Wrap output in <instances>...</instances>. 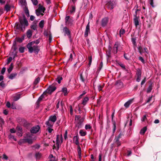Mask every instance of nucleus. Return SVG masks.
Wrapping results in <instances>:
<instances>
[{"label": "nucleus", "mask_w": 161, "mask_h": 161, "mask_svg": "<svg viewBox=\"0 0 161 161\" xmlns=\"http://www.w3.org/2000/svg\"><path fill=\"white\" fill-rule=\"evenodd\" d=\"M9 137L10 139H13L15 141H16V139L14 138V136L11 134L9 135Z\"/></svg>", "instance_id": "338daca9"}, {"label": "nucleus", "mask_w": 161, "mask_h": 161, "mask_svg": "<svg viewBox=\"0 0 161 161\" xmlns=\"http://www.w3.org/2000/svg\"><path fill=\"white\" fill-rule=\"evenodd\" d=\"M138 50L139 53L141 54H142V53H144L143 50L142 49V47L141 46L139 47H138Z\"/></svg>", "instance_id": "864d4df0"}, {"label": "nucleus", "mask_w": 161, "mask_h": 161, "mask_svg": "<svg viewBox=\"0 0 161 161\" xmlns=\"http://www.w3.org/2000/svg\"><path fill=\"white\" fill-rule=\"evenodd\" d=\"M26 142V139H20L19 142V145H21L23 143Z\"/></svg>", "instance_id": "79ce46f5"}, {"label": "nucleus", "mask_w": 161, "mask_h": 161, "mask_svg": "<svg viewBox=\"0 0 161 161\" xmlns=\"http://www.w3.org/2000/svg\"><path fill=\"white\" fill-rule=\"evenodd\" d=\"M152 84L151 83L149 86L147 90V92L148 93H149L151 92L152 89Z\"/></svg>", "instance_id": "f704fd0d"}, {"label": "nucleus", "mask_w": 161, "mask_h": 161, "mask_svg": "<svg viewBox=\"0 0 161 161\" xmlns=\"http://www.w3.org/2000/svg\"><path fill=\"white\" fill-rule=\"evenodd\" d=\"M17 48V45L16 42L14 41L13 42V46L12 48Z\"/></svg>", "instance_id": "13d9d810"}, {"label": "nucleus", "mask_w": 161, "mask_h": 161, "mask_svg": "<svg viewBox=\"0 0 161 161\" xmlns=\"http://www.w3.org/2000/svg\"><path fill=\"white\" fill-rule=\"evenodd\" d=\"M40 80V78L39 77H38L36 78L34 82V84L35 85L37 84L39 82Z\"/></svg>", "instance_id": "c03bdc74"}, {"label": "nucleus", "mask_w": 161, "mask_h": 161, "mask_svg": "<svg viewBox=\"0 0 161 161\" xmlns=\"http://www.w3.org/2000/svg\"><path fill=\"white\" fill-rule=\"evenodd\" d=\"M40 42V41L37 39L35 41L31 42L27 44L26 47L28 49L29 52L30 53H32L34 52L36 54L38 53L40 49L37 45Z\"/></svg>", "instance_id": "f03ea898"}, {"label": "nucleus", "mask_w": 161, "mask_h": 161, "mask_svg": "<svg viewBox=\"0 0 161 161\" xmlns=\"http://www.w3.org/2000/svg\"><path fill=\"white\" fill-rule=\"evenodd\" d=\"M133 99H131L130 100H129L128 101L126 102L124 105V106L126 108H128L129 107L130 105L132 103L133 101Z\"/></svg>", "instance_id": "6ab92c4d"}, {"label": "nucleus", "mask_w": 161, "mask_h": 161, "mask_svg": "<svg viewBox=\"0 0 161 161\" xmlns=\"http://www.w3.org/2000/svg\"><path fill=\"white\" fill-rule=\"evenodd\" d=\"M43 95H44V94H43V93L38 98V100L37 101V103H38V104H39L40 103V102L42 100L43 98H44Z\"/></svg>", "instance_id": "4c0bfd02"}, {"label": "nucleus", "mask_w": 161, "mask_h": 161, "mask_svg": "<svg viewBox=\"0 0 161 161\" xmlns=\"http://www.w3.org/2000/svg\"><path fill=\"white\" fill-rule=\"evenodd\" d=\"M114 140L115 144L117 147L120 146L121 144L120 142L119 141V139L115 138Z\"/></svg>", "instance_id": "c9c22d12"}, {"label": "nucleus", "mask_w": 161, "mask_h": 161, "mask_svg": "<svg viewBox=\"0 0 161 161\" xmlns=\"http://www.w3.org/2000/svg\"><path fill=\"white\" fill-rule=\"evenodd\" d=\"M46 124L47 125L49 126L48 127H52L53 126V125H52L51 123L49 122V120L46 122Z\"/></svg>", "instance_id": "6e6d98bb"}, {"label": "nucleus", "mask_w": 161, "mask_h": 161, "mask_svg": "<svg viewBox=\"0 0 161 161\" xmlns=\"http://www.w3.org/2000/svg\"><path fill=\"white\" fill-rule=\"evenodd\" d=\"M24 11L26 16L28 17H29L30 16L29 12L27 7H25L24 9Z\"/></svg>", "instance_id": "2f4dec72"}, {"label": "nucleus", "mask_w": 161, "mask_h": 161, "mask_svg": "<svg viewBox=\"0 0 161 161\" xmlns=\"http://www.w3.org/2000/svg\"><path fill=\"white\" fill-rule=\"evenodd\" d=\"M56 89V87L53 85H50L47 90L43 92V94L46 95L47 93L51 94Z\"/></svg>", "instance_id": "7ed1b4c3"}, {"label": "nucleus", "mask_w": 161, "mask_h": 161, "mask_svg": "<svg viewBox=\"0 0 161 161\" xmlns=\"http://www.w3.org/2000/svg\"><path fill=\"white\" fill-rule=\"evenodd\" d=\"M113 125V135H114V133L115 132V131L116 130V122L114 121H113V122H112Z\"/></svg>", "instance_id": "bb28decb"}, {"label": "nucleus", "mask_w": 161, "mask_h": 161, "mask_svg": "<svg viewBox=\"0 0 161 161\" xmlns=\"http://www.w3.org/2000/svg\"><path fill=\"white\" fill-rule=\"evenodd\" d=\"M62 92L64 93V95L66 96L68 94L67 89L66 87H64L62 89Z\"/></svg>", "instance_id": "ea45409f"}, {"label": "nucleus", "mask_w": 161, "mask_h": 161, "mask_svg": "<svg viewBox=\"0 0 161 161\" xmlns=\"http://www.w3.org/2000/svg\"><path fill=\"white\" fill-rule=\"evenodd\" d=\"M4 9L7 12H8L10 10V7L8 4H7L5 5Z\"/></svg>", "instance_id": "a19ab883"}, {"label": "nucleus", "mask_w": 161, "mask_h": 161, "mask_svg": "<svg viewBox=\"0 0 161 161\" xmlns=\"http://www.w3.org/2000/svg\"><path fill=\"white\" fill-rule=\"evenodd\" d=\"M89 99L87 97H85L83 100L82 103L84 105H85L87 102L88 101Z\"/></svg>", "instance_id": "72a5a7b5"}, {"label": "nucleus", "mask_w": 161, "mask_h": 161, "mask_svg": "<svg viewBox=\"0 0 161 161\" xmlns=\"http://www.w3.org/2000/svg\"><path fill=\"white\" fill-rule=\"evenodd\" d=\"M16 129L17 130L20 131L21 132L22 131V128L20 126L18 125L16 127Z\"/></svg>", "instance_id": "5fc2aeb1"}, {"label": "nucleus", "mask_w": 161, "mask_h": 161, "mask_svg": "<svg viewBox=\"0 0 161 161\" xmlns=\"http://www.w3.org/2000/svg\"><path fill=\"white\" fill-rule=\"evenodd\" d=\"M138 10V9L136 10V14L134 15V16H135V18H134L133 20L134 23L136 27H137V26L139 25V18L137 16L136 14L137 11Z\"/></svg>", "instance_id": "0eeeda50"}, {"label": "nucleus", "mask_w": 161, "mask_h": 161, "mask_svg": "<svg viewBox=\"0 0 161 161\" xmlns=\"http://www.w3.org/2000/svg\"><path fill=\"white\" fill-rule=\"evenodd\" d=\"M33 4L35 5H36L38 3L37 0H31Z\"/></svg>", "instance_id": "052dcab7"}, {"label": "nucleus", "mask_w": 161, "mask_h": 161, "mask_svg": "<svg viewBox=\"0 0 161 161\" xmlns=\"http://www.w3.org/2000/svg\"><path fill=\"white\" fill-rule=\"evenodd\" d=\"M125 33V30L124 29H121L120 31V35L121 36V35L124 34Z\"/></svg>", "instance_id": "680f3d73"}, {"label": "nucleus", "mask_w": 161, "mask_h": 161, "mask_svg": "<svg viewBox=\"0 0 161 161\" xmlns=\"http://www.w3.org/2000/svg\"><path fill=\"white\" fill-rule=\"evenodd\" d=\"M75 10V6H71V9L70 10L71 14H73L74 13Z\"/></svg>", "instance_id": "49530a36"}, {"label": "nucleus", "mask_w": 161, "mask_h": 161, "mask_svg": "<svg viewBox=\"0 0 161 161\" xmlns=\"http://www.w3.org/2000/svg\"><path fill=\"white\" fill-rule=\"evenodd\" d=\"M65 23L66 25H72L73 20L69 16H66L65 18Z\"/></svg>", "instance_id": "423d86ee"}, {"label": "nucleus", "mask_w": 161, "mask_h": 161, "mask_svg": "<svg viewBox=\"0 0 161 161\" xmlns=\"http://www.w3.org/2000/svg\"><path fill=\"white\" fill-rule=\"evenodd\" d=\"M17 75V73H13L11 74L8 77V79L10 80H13L15 78Z\"/></svg>", "instance_id": "4468645a"}, {"label": "nucleus", "mask_w": 161, "mask_h": 161, "mask_svg": "<svg viewBox=\"0 0 161 161\" xmlns=\"http://www.w3.org/2000/svg\"><path fill=\"white\" fill-rule=\"evenodd\" d=\"M13 67L14 64L13 63H12L10 64L9 68L8 69L7 71L8 73H10V72L12 71L13 69Z\"/></svg>", "instance_id": "cd10ccee"}, {"label": "nucleus", "mask_w": 161, "mask_h": 161, "mask_svg": "<svg viewBox=\"0 0 161 161\" xmlns=\"http://www.w3.org/2000/svg\"><path fill=\"white\" fill-rule=\"evenodd\" d=\"M103 86L104 85L101 86L100 85H99L98 86V89L99 91H100L102 90V89L103 87Z\"/></svg>", "instance_id": "69168bd1"}, {"label": "nucleus", "mask_w": 161, "mask_h": 161, "mask_svg": "<svg viewBox=\"0 0 161 161\" xmlns=\"http://www.w3.org/2000/svg\"><path fill=\"white\" fill-rule=\"evenodd\" d=\"M86 78L87 76H86L85 75H83L82 73L80 74V79L82 82H85L86 80Z\"/></svg>", "instance_id": "aec40b11"}, {"label": "nucleus", "mask_w": 161, "mask_h": 161, "mask_svg": "<svg viewBox=\"0 0 161 161\" xmlns=\"http://www.w3.org/2000/svg\"><path fill=\"white\" fill-rule=\"evenodd\" d=\"M112 50V47L110 46L108 47V50L106 51V55L107 57V59H108L111 57V51Z\"/></svg>", "instance_id": "f8f14e48"}, {"label": "nucleus", "mask_w": 161, "mask_h": 161, "mask_svg": "<svg viewBox=\"0 0 161 161\" xmlns=\"http://www.w3.org/2000/svg\"><path fill=\"white\" fill-rule=\"evenodd\" d=\"M17 121L19 123H21V124H23L24 125H27V122L25 120L21 118H18L17 119Z\"/></svg>", "instance_id": "9d476101"}, {"label": "nucleus", "mask_w": 161, "mask_h": 161, "mask_svg": "<svg viewBox=\"0 0 161 161\" xmlns=\"http://www.w3.org/2000/svg\"><path fill=\"white\" fill-rule=\"evenodd\" d=\"M16 39L17 41L19 43H21L23 42L22 40L20 37H17Z\"/></svg>", "instance_id": "0e129e2a"}, {"label": "nucleus", "mask_w": 161, "mask_h": 161, "mask_svg": "<svg viewBox=\"0 0 161 161\" xmlns=\"http://www.w3.org/2000/svg\"><path fill=\"white\" fill-rule=\"evenodd\" d=\"M136 38L133 37L131 38V40L132 44L133 45V47L135 49H136Z\"/></svg>", "instance_id": "a878e982"}, {"label": "nucleus", "mask_w": 161, "mask_h": 161, "mask_svg": "<svg viewBox=\"0 0 161 161\" xmlns=\"http://www.w3.org/2000/svg\"><path fill=\"white\" fill-rule=\"evenodd\" d=\"M108 21V19L105 17L102 19L101 21V25L103 27H105L107 25Z\"/></svg>", "instance_id": "6e6552de"}, {"label": "nucleus", "mask_w": 161, "mask_h": 161, "mask_svg": "<svg viewBox=\"0 0 161 161\" xmlns=\"http://www.w3.org/2000/svg\"><path fill=\"white\" fill-rule=\"evenodd\" d=\"M6 69L5 67H4L2 68L1 70V74L2 75H3L4 74L6 71Z\"/></svg>", "instance_id": "bf43d9fd"}, {"label": "nucleus", "mask_w": 161, "mask_h": 161, "mask_svg": "<svg viewBox=\"0 0 161 161\" xmlns=\"http://www.w3.org/2000/svg\"><path fill=\"white\" fill-rule=\"evenodd\" d=\"M57 120V117L56 116H51L50 117L49 120L51 121L52 122H55Z\"/></svg>", "instance_id": "393cba45"}, {"label": "nucleus", "mask_w": 161, "mask_h": 161, "mask_svg": "<svg viewBox=\"0 0 161 161\" xmlns=\"http://www.w3.org/2000/svg\"><path fill=\"white\" fill-rule=\"evenodd\" d=\"M89 23L90 22H89L86 27V30L84 34V36L85 37H87L88 36V33L90 32Z\"/></svg>", "instance_id": "1a4fd4ad"}, {"label": "nucleus", "mask_w": 161, "mask_h": 161, "mask_svg": "<svg viewBox=\"0 0 161 161\" xmlns=\"http://www.w3.org/2000/svg\"><path fill=\"white\" fill-rule=\"evenodd\" d=\"M25 48L24 47H20L19 48V51L20 53H23L25 52Z\"/></svg>", "instance_id": "09e8293b"}, {"label": "nucleus", "mask_w": 161, "mask_h": 161, "mask_svg": "<svg viewBox=\"0 0 161 161\" xmlns=\"http://www.w3.org/2000/svg\"><path fill=\"white\" fill-rule=\"evenodd\" d=\"M115 4V2L114 0H111L108 1L105 5V7L110 10L113 9Z\"/></svg>", "instance_id": "20e7f679"}, {"label": "nucleus", "mask_w": 161, "mask_h": 161, "mask_svg": "<svg viewBox=\"0 0 161 161\" xmlns=\"http://www.w3.org/2000/svg\"><path fill=\"white\" fill-rule=\"evenodd\" d=\"M44 21L43 20H42L39 23V26L42 29L44 27Z\"/></svg>", "instance_id": "58836bf2"}, {"label": "nucleus", "mask_w": 161, "mask_h": 161, "mask_svg": "<svg viewBox=\"0 0 161 161\" xmlns=\"http://www.w3.org/2000/svg\"><path fill=\"white\" fill-rule=\"evenodd\" d=\"M12 58L11 57H9L7 59V61L6 64V65L8 64L10 62L12 61Z\"/></svg>", "instance_id": "8fccbe9b"}, {"label": "nucleus", "mask_w": 161, "mask_h": 161, "mask_svg": "<svg viewBox=\"0 0 161 161\" xmlns=\"http://www.w3.org/2000/svg\"><path fill=\"white\" fill-rule=\"evenodd\" d=\"M85 118L84 117H82L80 119L78 120V127L79 128H81V125L82 123L84 121Z\"/></svg>", "instance_id": "5701e85b"}, {"label": "nucleus", "mask_w": 161, "mask_h": 161, "mask_svg": "<svg viewBox=\"0 0 161 161\" xmlns=\"http://www.w3.org/2000/svg\"><path fill=\"white\" fill-rule=\"evenodd\" d=\"M52 37L51 34H50L49 35V43L51 42L52 41Z\"/></svg>", "instance_id": "e2e57ef3"}, {"label": "nucleus", "mask_w": 161, "mask_h": 161, "mask_svg": "<svg viewBox=\"0 0 161 161\" xmlns=\"http://www.w3.org/2000/svg\"><path fill=\"white\" fill-rule=\"evenodd\" d=\"M30 28L34 30L37 31V25L36 22L35 21L33 22L32 25H31Z\"/></svg>", "instance_id": "412c9836"}, {"label": "nucleus", "mask_w": 161, "mask_h": 161, "mask_svg": "<svg viewBox=\"0 0 161 161\" xmlns=\"http://www.w3.org/2000/svg\"><path fill=\"white\" fill-rule=\"evenodd\" d=\"M19 22L15 23V28L16 30H19L23 32L25 30V27L29 25L28 21L24 15H23L22 17H19Z\"/></svg>", "instance_id": "f257e3e1"}, {"label": "nucleus", "mask_w": 161, "mask_h": 161, "mask_svg": "<svg viewBox=\"0 0 161 161\" xmlns=\"http://www.w3.org/2000/svg\"><path fill=\"white\" fill-rule=\"evenodd\" d=\"M88 59L89 60V63L88 64V65L90 66L92 62V56H89L88 57Z\"/></svg>", "instance_id": "603ef678"}, {"label": "nucleus", "mask_w": 161, "mask_h": 161, "mask_svg": "<svg viewBox=\"0 0 161 161\" xmlns=\"http://www.w3.org/2000/svg\"><path fill=\"white\" fill-rule=\"evenodd\" d=\"M124 134L125 132L124 131H121L117 136H116L115 138L119 139L121 138L122 136H124Z\"/></svg>", "instance_id": "7c9ffc66"}, {"label": "nucleus", "mask_w": 161, "mask_h": 161, "mask_svg": "<svg viewBox=\"0 0 161 161\" xmlns=\"http://www.w3.org/2000/svg\"><path fill=\"white\" fill-rule=\"evenodd\" d=\"M63 80V78L60 76H58L56 79V80L58 82V84H60L61 83V81Z\"/></svg>", "instance_id": "37998d69"}, {"label": "nucleus", "mask_w": 161, "mask_h": 161, "mask_svg": "<svg viewBox=\"0 0 161 161\" xmlns=\"http://www.w3.org/2000/svg\"><path fill=\"white\" fill-rule=\"evenodd\" d=\"M42 154L39 152H37L35 154V158L36 160H40L42 157Z\"/></svg>", "instance_id": "2eb2a0df"}, {"label": "nucleus", "mask_w": 161, "mask_h": 161, "mask_svg": "<svg viewBox=\"0 0 161 161\" xmlns=\"http://www.w3.org/2000/svg\"><path fill=\"white\" fill-rule=\"evenodd\" d=\"M79 137L78 135L74 136L73 141V142L78 146H79Z\"/></svg>", "instance_id": "9b49d317"}, {"label": "nucleus", "mask_w": 161, "mask_h": 161, "mask_svg": "<svg viewBox=\"0 0 161 161\" xmlns=\"http://www.w3.org/2000/svg\"><path fill=\"white\" fill-rule=\"evenodd\" d=\"M36 15L37 16H39L41 14L42 16L43 15V14L41 13V11L38 10V9H37L36 10Z\"/></svg>", "instance_id": "a18cd8bd"}, {"label": "nucleus", "mask_w": 161, "mask_h": 161, "mask_svg": "<svg viewBox=\"0 0 161 161\" xmlns=\"http://www.w3.org/2000/svg\"><path fill=\"white\" fill-rule=\"evenodd\" d=\"M13 50V51L12 52V55L13 56V59H14L15 57L17 56V54L18 52L16 51V50L17 49V48H12Z\"/></svg>", "instance_id": "f3484780"}, {"label": "nucleus", "mask_w": 161, "mask_h": 161, "mask_svg": "<svg viewBox=\"0 0 161 161\" xmlns=\"http://www.w3.org/2000/svg\"><path fill=\"white\" fill-rule=\"evenodd\" d=\"M39 5V7H38V8L37 9H38V10H39V11H40L41 12L42 11L43 13H44V11L46 9L44 7H43L42 6H41L40 4Z\"/></svg>", "instance_id": "c756f323"}, {"label": "nucleus", "mask_w": 161, "mask_h": 161, "mask_svg": "<svg viewBox=\"0 0 161 161\" xmlns=\"http://www.w3.org/2000/svg\"><path fill=\"white\" fill-rule=\"evenodd\" d=\"M21 95L22 94L20 93L16 94L14 97V100L16 101L18 100L20 98Z\"/></svg>", "instance_id": "b1692460"}, {"label": "nucleus", "mask_w": 161, "mask_h": 161, "mask_svg": "<svg viewBox=\"0 0 161 161\" xmlns=\"http://www.w3.org/2000/svg\"><path fill=\"white\" fill-rule=\"evenodd\" d=\"M64 31L65 32V34H66L68 36H69V38L71 37L70 31L68 29V28L66 26L64 27Z\"/></svg>", "instance_id": "ddd939ff"}, {"label": "nucleus", "mask_w": 161, "mask_h": 161, "mask_svg": "<svg viewBox=\"0 0 161 161\" xmlns=\"http://www.w3.org/2000/svg\"><path fill=\"white\" fill-rule=\"evenodd\" d=\"M79 133L81 136H84L86 135L87 133L86 131H84L82 130H80Z\"/></svg>", "instance_id": "473e14b6"}, {"label": "nucleus", "mask_w": 161, "mask_h": 161, "mask_svg": "<svg viewBox=\"0 0 161 161\" xmlns=\"http://www.w3.org/2000/svg\"><path fill=\"white\" fill-rule=\"evenodd\" d=\"M147 130L146 126L143 127L140 130V133L141 134L144 135Z\"/></svg>", "instance_id": "c85d7f7f"}, {"label": "nucleus", "mask_w": 161, "mask_h": 161, "mask_svg": "<svg viewBox=\"0 0 161 161\" xmlns=\"http://www.w3.org/2000/svg\"><path fill=\"white\" fill-rule=\"evenodd\" d=\"M40 129L39 126L37 125L32 127L30 130V131L32 133L35 134L39 132Z\"/></svg>", "instance_id": "39448f33"}, {"label": "nucleus", "mask_w": 161, "mask_h": 161, "mask_svg": "<svg viewBox=\"0 0 161 161\" xmlns=\"http://www.w3.org/2000/svg\"><path fill=\"white\" fill-rule=\"evenodd\" d=\"M115 85L119 88H121L123 86V83L121 80H119L116 82Z\"/></svg>", "instance_id": "a211bd4d"}, {"label": "nucleus", "mask_w": 161, "mask_h": 161, "mask_svg": "<svg viewBox=\"0 0 161 161\" xmlns=\"http://www.w3.org/2000/svg\"><path fill=\"white\" fill-rule=\"evenodd\" d=\"M118 64L122 68L124 69H126L125 67L124 64H122L121 63H119Z\"/></svg>", "instance_id": "774afa93"}, {"label": "nucleus", "mask_w": 161, "mask_h": 161, "mask_svg": "<svg viewBox=\"0 0 161 161\" xmlns=\"http://www.w3.org/2000/svg\"><path fill=\"white\" fill-rule=\"evenodd\" d=\"M92 127L90 125L86 124L85 125V128L86 130L88 129H92Z\"/></svg>", "instance_id": "3c124183"}, {"label": "nucleus", "mask_w": 161, "mask_h": 161, "mask_svg": "<svg viewBox=\"0 0 161 161\" xmlns=\"http://www.w3.org/2000/svg\"><path fill=\"white\" fill-rule=\"evenodd\" d=\"M114 53H116L118 52V45L116 44H115L114 47Z\"/></svg>", "instance_id": "de8ad7c7"}, {"label": "nucleus", "mask_w": 161, "mask_h": 161, "mask_svg": "<svg viewBox=\"0 0 161 161\" xmlns=\"http://www.w3.org/2000/svg\"><path fill=\"white\" fill-rule=\"evenodd\" d=\"M33 31L30 30H28L26 32V35L27 38L30 39L31 38L32 35Z\"/></svg>", "instance_id": "dca6fc26"}, {"label": "nucleus", "mask_w": 161, "mask_h": 161, "mask_svg": "<svg viewBox=\"0 0 161 161\" xmlns=\"http://www.w3.org/2000/svg\"><path fill=\"white\" fill-rule=\"evenodd\" d=\"M26 142H27L28 143H30V144H31L32 143V140L31 139H26Z\"/></svg>", "instance_id": "4d7b16f0"}, {"label": "nucleus", "mask_w": 161, "mask_h": 161, "mask_svg": "<svg viewBox=\"0 0 161 161\" xmlns=\"http://www.w3.org/2000/svg\"><path fill=\"white\" fill-rule=\"evenodd\" d=\"M136 75H137V76H141L142 71L140 69H137Z\"/></svg>", "instance_id": "e433bc0d"}, {"label": "nucleus", "mask_w": 161, "mask_h": 161, "mask_svg": "<svg viewBox=\"0 0 161 161\" xmlns=\"http://www.w3.org/2000/svg\"><path fill=\"white\" fill-rule=\"evenodd\" d=\"M6 86V84L3 81H2L0 82V90H1L3 89Z\"/></svg>", "instance_id": "4be33fe9"}]
</instances>
